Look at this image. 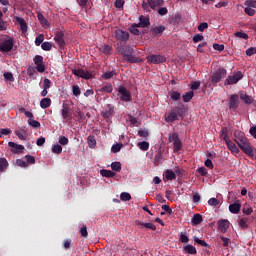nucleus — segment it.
<instances>
[{"mask_svg":"<svg viewBox=\"0 0 256 256\" xmlns=\"http://www.w3.org/2000/svg\"><path fill=\"white\" fill-rule=\"evenodd\" d=\"M150 22L149 18H145V16L140 17V23L136 25V27H142V29H145V27H149Z\"/></svg>","mask_w":256,"mask_h":256,"instance_id":"393cba45","label":"nucleus"},{"mask_svg":"<svg viewBox=\"0 0 256 256\" xmlns=\"http://www.w3.org/2000/svg\"><path fill=\"white\" fill-rule=\"evenodd\" d=\"M16 135L21 141L27 140V132L24 129L16 130Z\"/></svg>","mask_w":256,"mask_h":256,"instance_id":"2f4dec72","label":"nucleus"},{"mask_svg":"<svg viewBox=\"0 0 256 256\" xmlns=\"http://www.w3.org/2000/svg\"><path fill=\"white\" fill-rule=\"evenodd\" d=\"M118 93L120 95L121 101H125L126 103L131 101V92H129V90H127V88L121 86L118 89Z\"/></svg>","mask_w":256,"mask_h":256,"instance_id":"f8f14e48","label":"nucleus"},{"mask_svg":"<svg viewBox=\"0 0 256 256\" xmlns=\"http://www.w3.org/2000/svg\"><path fill=\"white\" fill-rule=\"evenodd\" d=\"M218 224V231H220L221 233H226L228 227H230V222H228L227 220H220L217 222Z\"/></svg>","mask_w":256,"mask_h":256,"instance_id":"6ab92c4d","label":"nucleus"},{"mask_svg":"<svg viewBox=\"0 0 256 256\" xmlns=\"http://www.w3.org/2000/svg\"><path fill=\"white\" fill-rule=\"evenodd\" d=\"M137 147L140 148L141 151H148L150 144L147 141H142L138 142Z\"/></svg>","mask_w":256,"mask_h":256,"instance_id":"e433bc0d","label":"nucleus"},{"mask_svg":"<svg viewBox=\"0 0 256 256\" xmlns=\"http://www.w3.org/2000/svg\"><path fill=\"white\" fill-rule=\"evenodd\" d=\"M114 38L117 41H129V32L117 29L114 31Z\"/></svg>","mask_w":256,"mask_h":256,"instance_id":"9d476101","label":"nucleus"},{"mask_svg":"<svg viewBox=\"0 0 256 256\" xmlns=\"http://www.w3.org/2000/svg\"><path fill=\"white\" fill-rule=\"evenodd\" d=\"M194 242L202 247L209 248V244L205 240H201V239L195 237Z\"/></svg>","mask_w":256,"mask_h":256,"instance_id":"a18cd8bd","label":"nucleus"},{"mask_svg":"<svg viewBox=\"0 0 256 256\" xmlns=\"http://www.w3.org/2000/svg\"><path fill=\"white\" fill-rule=\"evenodd\" d=\"M118 55H121L129 63H143V59L133 56V48L127 45H121L116 49Z\"/></svg>","mask_w":256,"mask_h":256,"instance_id":"f03ea898","label":"nucleus"},{"mask_svg":"<svg viewBox=\"0 0 256 256\" xmlns=\"http://www.w3.org/2000/svg\"><path fill=\"white\" fill-rule=\"evenodd\" d=\"M55 43L59 46L60 49L65 47V33L63 31H57L54 37Z\"/></svg>","mask_w":256,"mask_h":256,"instance_id":"9b49d317","label":"nucleus"},{"mask_svg":"<svg viewBox=\"0 0 256 256\" xmlns=\"http://www.w3.org/2000/svg\"><path fill=\"white\" fill-rule=\"evenodd\" d=\"M114 75H117L115 71L105 72L103 74V79H111Z\"/></svg>","mask_w":256,"mask_h":256,"instance_id":"0e129e2a","label":"nucleus"},{"mask_svg":"<svg viewBox=\"0 0 256 256\" xmlns=\"http://www.w3.org/2000/svg\"><path fill=\"white\" fill-rule=\"evenodd\" d=\"M185 111L183 108L176 106L170 112L165 115L166 123H173V121H178L179 117H183Z\"/></svg>","mask_w":256,"mask_h":256,"instance_id":"7ed1b4c3","label":"nucleus"},{"mask_svg":"<svg viewBox=\"0 0 256 256\" xmlns=\"http://www.w3.org/2000/svg\"><path fill=\"white\" fill-rule=\"evenodd\" d=\"M176 174L173 170H166L165 172V178L168 181L176 180Z\"/></svg>","mask_w":256,"mask_h":256,"instance_id":"c9c22d12","label":"nucleus"},{"mask_svg":"<svg viewBox=\"0 0 256 256\" xmlns=\"http://www.w3.org/2000/svg\"><path fill=\"white\" fill-rule=\"evenodd\" d=\"M40 107L41 109H49L51 107V98H43L40 101Z\"/></svg>","mask_w":256,"mask_h":256,"instance_id":"a878e982","label":"nucleus"},{"mask_svg":"<svg viewBox=\"0 0 256 256\" xmlns=\"http://www.w3.org/2000/svg\"><path fill=\"white\" fill-rule=\"evenodd\" d=\"M43 89H51V80H49V78L44 79Z\"/></svg>","mask_w":256,"mask_h":256,"instance_id":"e2e57ef3","label":"nucleus"},{"mask_svg":"<svg viewBox=\"0 0 256 256\" xmlns=\"http://www.w3.org/2000/svg\"><path fill=\"white\" fill-rule=\"evenodd\" d=\"M234 37H239L240 39H249V35L245 32H236L234 33Z\"/></svg>","mask_w":256,"mask_h":256,"instance_id":"6e6d98bb","label":"nucleus"},{"mask_svg":"<svg viewBox=\"0 0 256 256\" xmlns=\"http://www.w3.org/2000/svg\"><path fill=\"white\" fill-rule=\"evenodd\" d=\"M227 77V70L225 68H219L216 70L211 77V85H217L221 81V79H225Z\"/></svg>","mask_w":256,"mask_h":256,"instance_id":"39448f33","label":"nucleus"},{"mask_svg":"<svg viewBox=\"0 0 256 256\" xmlns=\"http://www.w3.org/2000/svg\"><path fill=\"white\" fill-rule=\"evenodd\" d=\"M244 5H245L246 7H250V8H252V9H256V0H246V1L244 2Z\"/></svg>","mask_w":256,"mask_h":256,"instance_id":"8fccbe9b","label":"nucleus"},{"mask_svg":"<svg viewBox=\"0 0 256 256\" xmlns=\"http://www.w3.org/2000/svg\"><path fill=\"white\" fill-rule=\"evenodd\" d=\"M152 35H154V37H161V35H163V31H165V27L164 26H157L152 28Z\"/></svg>","mask_w":256,"mask_h":256,"instance_id":"4be33fe9","label":"nucleus"},{"mask_svg":"<svg viewBox=\"0 0 256 256\" xmlns=\"http://www.w3.org/2000/svg\"><path fill=\"white\" fill-rule=\"evenodd\" d=\"M72 73L73 75H76V77H81V79H91V77H93V74L83 69H74L72 70Z\"/></svg>","mask_w":256,"mask_h":256,"instance_id":"4468645a","label":"nucleus"},{"mask_svg":"<svg viewBox=\"0 0 256 256\" xmlns=\"http://www.w3.org/2000/svg\"><path fill=\"white\" fill-rule=\"evenodd\" d=\"M230 212L232 214H238L239 211H241V204L239 203H234L232 205L229 206Z\"/></svg>","mask_w":256,"mask_h":256,"instance_id":"72a5a7b5","label":"nucleus"},{"mask_svg":"<svg viewBox=\"0 0 256 256\" xmlns=\"http://www.w3.org/2000/svg\"><path fill=\"white\" fill-rule=\"evenodd\" d=\"M203 221L201 214H194V217H192V225H200Z\"/></svg>","mask_w":256,"mask_h":256,"instance_id":"f704fd0d","label":"nucleus"},{"mask_svg":"<svg viewBox=\"0 0 256 256\" xmlns=\"http://www.w3.org/2000/svg\"><path fill=\"white\" fill-rule=\"evenodd\" d=\"M72 93L75 97H79V95H81V88H79L78 85H74L72 87Z\"/></svg>","mask_w":256,"mask_h":256,"instance_id":"3c124183","label":"nucleus"},{"mask_svg":"<svg viewBox=\"0 0 256 256\" xmlns=\"http://www.w3.org/2000/svg\"><path fill=\"white\" fill-rule=\"evenodd\" d=\"M15 20H16V23H18V25H20V30H21L22 35H26L28 26H27V22L25 21V19H23L19 16H16Z\"/></svg>","mask_w":256,"mask_h":256,"instance_id":"dca6fc26","label":"nucleus"},{"mask_svg":"<svg viewBox=\"0 0 256 256\" xmlns=\"http://www.w3.org/2000/svg\"><path fill=\"white\" fill-rule=\"evenodd\" d=\"M130 199H132V196H130L129 193L123 192L122 194H120V200L126 202L130 201Z\"/></svg>","mask_w":256,"mask_h":256,"instance_id":"603ef678","label":"nucleus"},{"mask_svg":"<svg viewBox=\"0 0 256 256\" xmlns=\"http://www.w3.org/2000/svg\"><path fill=\"white\" fill-rule=\"evenodd\" d=\"M234 141L236 144H238L240 151H242L251 158L255 157L256 150L253 149L251 143L249 142L248 138H246L244 132H242L241 130H235Z\"/></svg>","mask_w":256,"mask_h":256,"instance_id":"f257e3e1","label":"nucleus"},{"mask_svg":"<svg viewBox=\"0 0 256 256\" xmlns=\"http://www.w3.org/2000/svg\"><path fill=\"white\" fill-rule=\"evenodd\" d=\"M14 45H15V41H13V38L2 41L0 43L1 53H9V51L13 50Z\"/></svg>","mask_w":256,"mask_h":256,"instance_id":"423d86ee","label":"nucleus"},{"mask_svg":"<svg viewBox=\"0 0 256 256\" xmlns=\"http://www.w3.org/2000/svg\"><path fill=\"white\" fill-rule=\"evenodd\" d=\"M243 79V73L241 71H238L234 73L233 75H230L225 80V85H235L236 83H239Z\"/></svg>","mask_w":256,"mask_h":256,"instance_id":"0eeeda50","label":"nucleus"},{"mask_svg":"<svg viewBox=\"0 0 256 256\" xmlns=\"http://www.w3.org/2000/svg\"><path fill=\"white\" fill-rule=\"evenodd\" d=\"M9 166V163L5 158H0V173L4 172L5 169Z\"/></svg>","mask_w":256,"mask_h":256,"instance_id":"ea45409f","label":"nucleus"},{"mask_svg":"<svg viewBox=\"0 0 256 256\" xmlns=\"http://www.w3.org/2000/svg\"><path fill=\"white\" fill-rule=\"evenodd\" d=\"M169 96L172 99V101H179V99H181V93L177 91L169 92Z\"/></svg>","mask_w":256,"mask_h":256,"instance_id":"58836bf2","label":"nucleus"},{"mask_svg":"<svg viewBox=\"0 0 256 256\" xmlns=\"http://www.w3.org/2000/svg\"><path fill=\"white\" fill-rule=\"evenodd\" d=\"M207 204L216 207L219 205V200H217V198H210L209 201H207Z\"/></svg>","mask_w":256,"mask_h":256,"instance_id":"052dcab7","label":"nucleus"},{"mask_svg":"<svg viewBox=\"0 0 256 256\" xmlns=\"http://www.w3.org/2000/svg\"><path fill=\"white\" fill-rule=\"evenodd\" d=\"M122 146H123L122 144H114V145H112V147H111L112 153H118V152H120Z\"/></svg>","mask_w":256,"mask_h":256,"instance_id":"5fc2aeb1","label":"nucleus"},{"mask_svg":"<svg viewBox=\"0 0 256 256\" xmlns=\"http://www.w3.org/2000/svg\"><path fill=\"white\" fill-rule=\"evenodd\" d=\"M240 99L243 100L246 104L253 103V97L247 95L245 92L240 93Z\"/></svg>","mask_w":256,"mask_h":256,"instance_id":"7c9ffc66","label":"nucleus"},{"mask_svg":"<svg viewBox=\"0 0 256 256\" xmlns=\"http://www.w3.org/2000/svg\"><path fill=\"white\" fill-rule=\"evenodd\" d=\"M113 113H115V111L111 107V104H108L107 109L102 111V116L104 117V119H109V117H112Z\"/></svg>","mask_w":256,"mask_h":256,"instance_id":"412c9836","label":"nucleus"},{"mask_svg":"<svg viewBox=\"0 0 256 256\" xmlns=\"http://www.w3.org/2000/svg\"><path fill=\"white\" fill-rule=\"evenodd\" d=\"M38 21L40 22L42 27H46V29H49L50 24L49 21L46 20L45 16H43V13L37 12Z\"/></svg>","mask_w":256,"mask_h":256,"instance_id":"aec40b11","label":"nucleus"},{"mask_svg":"<svg viewBox=\"0 0 256 256\" xmlns=\"http://www.w3.org/2000/svg\"><path fill=\"white\" fill-rule=\"evenodd\" d=\"M169 143H173L174 153H179L181 149H183V143L181 142L179 134L177 133L169 134Z\"/></svg>","mask_w":256,"mask_h":256,"instance_id":"20e7f679","label":"nucleus"},{"mask_svg":"<svg viewBox=\"0 0 256 256\" xmlns=\"http://www.w3.org/2000/svg\"><path fill=\"white\" fill-rule=\"evenodd\" d=\"M28 123L31 127H34L35 129H39V127H41V123H39V121L37 120L29 119Z\"/></svg>","mask_w":256,"mask_h":256,"instance_id":"09e8293b","label":"nucleus"},{"mask_svg":"<svg viewBox=\"0 0 256 256\" xmlns=\"http://www.w3.org/2000/svg\"><path fill=\"white\" fill-rule=\"evenodd\" d=\"M100 175L102 177H106V178L110 179V178H114L116 173L111 170H101Z\"/></svg>","mask_w":256,"mask_h":256,"instance_id":"c756f323","label":"nucleus"},{"mask_svg":"<svg viewBox=\"0 0 256 256\" xmlns=\"http://www.w3.org/2000/svg\"><path fill=\"white\" fill-rule=\"evenodd\" d=\"M41 47L43 51H51V49H53V44H51V42H43Z\"/></svg>","mask_w":256,"mask_h":256,"instance_id":"49530a36","label":"nucleus"},{"mask_svg":"<svg viewBox=\"0 0 256 256\" xmlns=\"http://www.w3.org/2000/svg\"><path fill=\"white\" fill-rule=\"evenodd\" d=\"M111 169L112 171H115V172H121V169H122L121 162H112Z\"/></svg>","mask_w":256,"mask_h":256,"instance_id":"a19ab883","label":"nucleus"},{"mask_svg":"<svg viewBox=\"0 0 256 256\" xmlns=\"http://www.w3.org/2000/svg\"><path fill=\"white\" fill-rule=\"evenodd\" d=\"M194 96H195V92L189 91V92H186V93L182 96V99H183L184 103H189V101H191Z\"/></svg>","mask_w":256,"mask_h":256,"instance_id":"473e14b6","label":"nucleus"},{"mask_svg":"<svg viewBox=\"0 0 256 256\" xmlns=\"http://www.w3.org/2000/svg\"><path fill=\"white\" fill-rule=\"evenodd\" d=\"M203 39H205V37H203L201 34H196L193 36V41L195 43H199V41H203Z\"/></svg>","mask_w":256,"mask_h":256,"instance_id":"338daca9","label":"nucleus"},{"mask_svg":"<svg viewBox=\"0 0 256 256\" xmlns=\"http://www.w3.org/2000/svg\"><path fill=\"white\" fill-rule=\"evenodd\" d=\"M33 61L36 65V70L38 71V73H45V64H43V56L36 55Z\"/></svg>","mask_w":256,"mask_h":256,"instance_id":"1a4fd4ad","label":"nucleus"},{"mask_svg":"<svg viewBox=\"0 0 256 256\" xmlns=\"http://www.w3.org/2000/svg\"><path fill=\"white\" fill-rule=\"evenodd\" d=\"M239 107V95L234 94L230 97L229 100V108L235 111Z\"/></svg>","mask_w":256,"mask_h":256,"instance_id":"f3484780","label":"nucleus"},{"mask_svg":"<svg viewBox=\"0 0 256 256\" xmlns=\"http://www.w3.org/2000/svg\"><path fill=\"white\" fill-rule=\"evenodd\" d=\"M244 12L246 15H249V17H253V15H255V9L250 8L249 6L244 9Z\"/></svg>","mask_w":256,"mask_h":256,"instance_id":"13d9d810","label":"nucleus"},{"mask_svg":"<svg viewBox=\"0 0 256 256\" xmlns=\"http://www.w3.org/2000/svg\"><path fill=\"white\" fill-rule=\"evenodd\" d=\"M51 152L60 155L63 152V147L59 144H56L51 148Z\"/></svg>","mask_w":256,"mask_h":256,"instance_id":"4c0bfd02","label":"nucleus"},{"mask_svg":"<svg viewBox=\"0 0 256 256\" xmlns=\"http://www.w3.org/2000/svg\"><path fill=\"white\" fill-rule=\"evenodd\" d=\"M228 130L227 129H223L221 130V133H220V138L223 139V141L227 142V141H230V139L228 138Z\"/></svg>","mask_w":256,"mask_h":256,"instance_id":"de8ad7c7","label":"nucleus"},{"mask_svg":"<svg viewBox=\"0 0 256 256\" xmlns=\"http://www.w3.org/2000/svg\"><path fill=\"white\" fill-rule=\"evenodd\" d=\"M113 51V47H111L108 44H104L101 48H100V52L103 53L104 55H111V52Z\"/></svg>","mask_w":256,"mask_h":256,"instance_id":"cd10ccee","label":"nucleus"},{"mask_svg":"<svg viewBox=\"0 0 256 256\" xmlns=\"http://www.w3.org/2000/svg\"><path fill=\"white\" fill-rule=\"evenodd\" d=\"M87 145L89 146V148L91 149H95L96 145H97V141L95 139V136L90 135L89 137H87Z\"/></svg>","mask_w":256,"mask_h":256,"instance_id":"bb28decb","label":"nucleus"},{"mask_svg":"<svg viewBox=\"0 0 256 256\" xmlns=\"http://www.w3.org/2000/svg\"><path fill=\"white\" fill-rule=\"evenodd\" d=\"M43 41H45V35L39 34V36L35 39V45L39 47L40 45H42Z\"/></svg>","mask_w":256,"mask_h":256,"instance_id":"c03bdc74","label":"nucleus"},{"mask_svg":"<svg viewBox=\"0 0 256 256\" xmlns=\"http://www.w3.org/2000/svg\"><path fill=\"white\" fill-rule=\"evenodd\" d=\"M62 117L63 119H65L66 121H69L70 119L73 118V114H71V109L69 108V106L67 104L63 105L62 108Z\"/></svg>","mask_w":256,"mask_h":256,"instance_id":"a211bd4d","label":"nucleus"},{"mask_svg":"<svg viewBox=\"0 0 256 256\" xmlns=\"http://www.w3.org/2000/svg\"><path fill=\"white\" fill-rule=\"evenodd\" d=\"M150 135L147 130H138V136H140L143 139H147V137Z\"/></svg>","mask_w":256,"mask_h":256,"instance_id":"bf43d9fd","label":"nucleus"},{"mask_svg":"<svg viewBox=\"0 0 256 256\" xmlns=\"http://www.w3.org/2000/svg\"><path fill=\"white\" fill-rule=\"evenodd\" d=\"M100 93H113V86L111 85H106L103 86L102 88L98 89Z\"/></svg>","mask_w":256,"mask_h":256,"instance_id":"79ce46f5","label":"nucleus"},{"mask_svg":"<svg viewBox=\"0 0 256 256\" xmlns=\"http://www.w3.org/2000/svg\"><path fill=\"white\" fill-rule=\"evenodd\" d=\"M4 79H6V81H10L11 83L15 81V77H13V73L11 72L4 73Z\"/></svg>","mask_w":256,"mask_h":256,"instance_id":"864d4df0","label":"nucleus"},{"mask_svg":"<svg viewBox=\"0 0 256 256\" xmlns=\"http://www.w3.org/2000/svg\"><path fill=\"white\" fill-rule=\"evenodd\" d=\"M184 251L189 255H197V248H195L193 245H190V244L184 247Z\"/></svg>","mask_w":256,"mask_h":256,"instance_id":"c85d7f7f","label":"nucleus"},{"mask_svg":"<svg viewBox=\"0 0 256 256\" xmlns=\"http://www.w3.org/2000/svg\"><path fill=\"white\" fill-rule=\"evenodd\" d=\"M247 222H248V218H242V219H240V220H239V227H240V229H242V230L248 229V224H247Z\"/></svg>","mask_w":256,"mask_h":256,"instance_id":"37998d69","label":"nucleus"},{"mask_svg":"<svg viewBox=\"0 0 256 256\" xmlns=\"http://www.w3.org/2000/svg\"><path fill=\"white\" fill-rule=\"evenodd\" d=\"M148 5L150 9H156V7L163 5V0H148Z\"/></svg>","mask_w":256,"mask_h":256,"instance_id":"b1692460","label":"nucleus"},{"mask_svg":"<svg viewBox=\"0 0 256 256\" xmlns=\"http://www.w3.org/2000/svg\"><path fill=\"white\" fill-rule=\"evenodd\" d=\"M147 61L150 64L159 65V63H165L167 61V58L163 55H150L147 56Z\"/></svg>","mask_w":256,"mask_h":256,"instance_id":"6e6552de","label":"nucleus"},{"mask_svg":"<svg viewBox=\"0 0 256 256\" xmlns=\"http://www.w3.org/2000/svg\"><path fill=\"white\" fill-rule=\"evenodd\" d=\"M180 241L181 243H188L190 239L187 236V233H180Z\"/></svg>","mask_w":256,"mask_h":256,"instance_id":"680f3d73","label":"nucleus"},{"mask_svg":"<svg viewBox=\"0 0 256 256\" xmlns=\"http://www.w3.org/2000/svg\"><path fill=\"white\" fill-rule=\"evenodd\" d=\"M256 54V48L255 47H251L248 50H246V55H248V57H251V55H255Z\"/></svg>","mask_w":256,"mask_h":256,"instance_id":"774afa93","label":"nucleus"},{"mask_svg":"<svg viewBox=\"0 0 256 256\" xmlns=\"http://www.w3.org/2000/svg\"><path fill=\"white\" fill-rule=\"evenodd\" d=\"M197 172L202 177H206L208 175V170L205 167H199Z\"/></svg>","mask_w":256,"mask_h":256,"instance_id":"4d7b16f0","label":"nucleus"},{"mask_svg":"<svg viewBox=\"0 0 256 256\" xmlns=\"http://www.w3.org/2000/svg\"><path fill=\"white\" fill-rule=\"evenodd\" d=\"M134 225H136V227H138V229L145 228V229L152 230V231L157 230V227L151 222L145 223V222H141L140 220H136V222H134Z\"/></svg>","mask_w":256,"mask_h":256,"instance_id":"ddd939ff","label":"nucleus"},{"mask_svg":"<svg viewBox=\"0 0 256 256\" xmlns=\"http://www.w3.org/2000/svg\"><path fill=\"white\" fill-rule=\"evenodd\" d=\"M58 143H60L61 146H67L68 145V138L65 136H61L58 140Z\"/></svg>","mask_w":256,"mask_h":256,"instance_id":"69168bd1","label":"nucleus"},{"mask_svg":"<svg viewBox=\"0 0 256 256\" xmlns=\"http://www.w3.org/2000/svg\"><path fill=\"white\" fill-rule=\"evenodd\" d=\"M9 147L11 148V153L14 154L23 153V151L25 150V147L23 145L16 144L12 141L9 142Z\"/></svg>","mask_w":256,"mask_h":256,"instance_id":"2eb2a0df","label":"nucleus"},{"mask_svg":"<svg viewBox=\"0 0 256 256\" xmlns=\"http://www.w3.org/2000/svg\"><path fill=\"white\" fill-rule=\"evenodd\" d=\"M225 145H227L228 150H230L232 153L239 152L237 145H235L233 141L227 140V141H225Z\"/></svg>","mask_w":256,"mask_h":256,"instance_id":"5701e85b","label":"nucleus"}]
</instances>
